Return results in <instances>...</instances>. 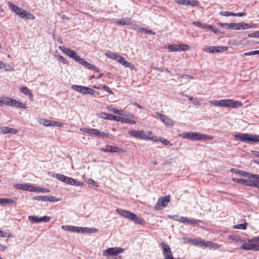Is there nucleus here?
Listing matches in <instances>:
<instances>
[{
	"label": "nucleus",
	"mask_w": 259,
	"mask_h": 259,
	"mask_svg": "<svg viewBox=\"0 0 259 259\" xmlns=\"http://www.w3.org/2000/svg\"><path fill=\"white\" fill-rule=\"evenodd\" d=\"M8 5L9 8L21 18H26L27 19L34 20L35 17L30 13L27 12L21 8L14 5L12 2H8Z\"/></svg>",
	"instance_id": "obj_1"
},
{
	"label": "nucleus",
	"mask_w": 259,
	"mask_h": 259,
	"mask_svg": "<svg viewBox=\"0 0 259 259\" xmlns=\"http://www.w3.org/2000/svg\"><path fill=\"white\" fill-rule=\"evenodd\" d=\"M116 212L121 215L122 217L127 218L128 220L134 222L135 223L143 225V220L139 218L136 214L123 209L118 208L116 209Z\"/></svg>",
	"instance_id": "obj_2"
},
{
	"label": "nucleus",
	"mask_w": 259,
	"mask_h": 259,
	"mask_svg": "<svg viewBox=\"0 0 259 259\" xmlns=\"http://www.w3.org/2000/svg\"><path fill=\"white\" fill-rule=\"evenodd\" d=\"M101 117L106 119H109L110 120H114L117 121H120L121 123H130V124H135L136 122L129 118H123L120 116H115L113 114H110L106 113H102Z\"/></svg>",
	"instance_id": "obj_3"
},
{
	"label": "nucleus",
	"mask_w": 259,
	"mask_h": 259,
	"mask_svg": "<svg viewBox=\"0 0 259 259\" xmlns=\"http://www.w3.org/2000/svg\"><path fill=\"white\" fill-rule=\"evenodd\" d=\"M236 138H238L243 142L248 143H256L259 142V136H253L248 134H239L234 135Z\"/></svg>",
	"instance_id": "obj_4"
},
{
	"label": "nucleus",
	"mask_w": 259,
	"mask_h": 259,
	"mask_svg": "<svg viewBox=\"0 0 259 259\" xmlns=\"http://www.w3.org/2000/svg\"><path fill=\"white\" fill-rule=\"evenodd\" d=\"M124 249L120 247H110L106 250H103L102 254L104 256L109 257L117 255L118 254L122 253Z\"/></svg>",
	"instance_id": "obj_5"
},
{
	"label": "nucleus",
	"mask_w": 259,
	"mask_h": 259,
	"mask_svg": "<svg viewBox=\"0 0 259 259\" xmlns=\"http://www.w3.org/2000/svg\"><path fill=\"white\" fill-rule=\"evenodd\" d=\"M72 89L78 92L81 93L84 95H93L95 93V91L89 87L79 85H73L71 87Z\"/></svg>",
	"instance_id": "obj_6"
},
{
	"label": "nucleus",
	"mask_w": 259,
	"mask_h": 259,
	"mask_svg": "<svg viewBox=\"0 0 259 259\" xmlns=\"http://www.w3.org/2000/svg\"><path fill=\"white\" fill-rule=\"evenodd\" d=\"M170 200V197L169 195L160 197L155 205L154 208L156 210L161 209L162 207H165L167 206Z\"/></svg>",
	"instance_id": "obj_7"
},
{
	"label": "nucleus",
	"mask_w": 259,
	"mask_h": 259,
	"mask_svg": "<svg viewBox=\"0 0 259 259\" xmlns=\"http://www.w3.org/2000/svg\"><path fill=\"white\" fill-rule=\"evenodd\" d=\"M59 49L66 55L68 56L70 58L73 59L76 61L77 60L79 56L77 53L69 49H68L64 46H60Z\"/></svg>",
	"instance_id": "obj_8"
},
{
	"label": "nucleus",
	"mask_w": 259,
	"mask_h": 259,
	"mask_svg": "<svg viewBox=\"0 0 259 259\" xmlns=\"http://www.w3.org/2000/svg\"><path fill=\"white\" fill-rule=\"evenodd\" d=\"M193 140H211L213 137L210 135L202 134L199 133H192Z\"/></svg>",
	"instance_id": "obj_9"
},
{
	"label": "nucleus",
	"mask_w": 259,
	"mask_h": 259,
	"mask_svg": "<svg viewBox=\"0 0 259 259\" xmlns=\"http://www.w3.org/2000/svg\"><path fill=\"white\" fill-rule=\"evenodd\" d=\"M28 219L32 223H39L41 222H49L51 218L48 216L39 217L36 215H30L28 217Z\"/></svg>",
	"instance_id": "obj_10"
},
{
	"label": "nucleus",
	"mask_w": 259,
	"mask_h": 259,
	"mask_svg": "<svg viewBox=\"0 0 259 259\" xmlns=\"http://www.w3.org/2000/svg\"><path fill=\"white\" fill-rule=\"evenodd\" d=\"M155 114L159 116L161 121L167 126H172L174 124V121L170 119L166 115L161 114L158 112H156Z\"/></svg>",
	"instance_id": "obj_11"
},
{
	"label": "nucleus",
	"mask_w": 259,
	"mask_h": 259,
	"mask_svg": "<svg viewBox=\"0 0 259 259\" xmlns=\"http://www.w3.org/2000/svg\"><path fill=\"white\" fill-rule=\"evenodd\" d=\"M167 48L170 51L175 52L187 50L189 47L187 45H169Z\"/></svg>",
	"instance_id": "obj_12"
},
{
	"label": "nucleus",
	"mask_w": 259,
	"mask_h": 259,
	"mask_svg": "<svg viewBox=\"0 0 259 259\" xmlns=\"http://www.w3.org/2000/svg\"><path fill=\"white\" fill-rule=\"evenodd\" d=\"M184 239L194 245L198 246L200 247H205L206 241L204 240L194 239L191 238H184Z\"/></svg>",
	"instance_id": "obj_13"
},
{
	"label": "nucleus",
	"mask_w": 259,
	"mask_h": 259,
	"mask_svg": "<svg viewBox=\"0 0 259 259\" xmlns=\"http://www.w3.org/2000/svg\"><path fill=\"white\" fill-rule=\"evenodd\" d=\"M101 150L105 152L110 153H121L123 152V149L121 148L110 145L106 146L105 147L102 148Z\"/></svg>",
	"instance_id": "obj_14"
},
{
	"label": "nucleus",
	"mask_w": 259,
	"mask_h": 259,
	"mask_svg": "<svg viewBox=\"0 0 259 259\" xmlns=\"http://www.w3.org/2000/svg\"><path fill=\"white\" fill-rule=\"evenodd\" d=\"M17 101V100L10 98L3 97L1 98L0 100V106H2L3 104H6L9 106L16 107Z\"/></svg>",
	"instance_id": "obj_15"
},
{
	"label": "nucleus",
	"mask_w": 259,
	"mask_h": 259,
	"mask_svg": "<svg viewBox=\"0 0 259 259\" xmlns=\"http://www.w3.org/2000/svg\"><path fill=\"white\" fill-rule=\"evenodd\" d=\"M178 221L184 224H186L188 225H199V222L200 221L196 220L193 219H189L185 217H181L178 220Z\"/></svg>",
	"instance_id": "obj_16"
},
{
	"label": "nucleus",
	"mask_w": 259,
	"mask_h": 259,
	"mask_svg": "<svg viewBox=\"0 0 259 259\" xmlns=\"http://www.w3.org/2000/svg\"><path fill=\"white\" fill-rule=\"evenodd\" d=\"M209 103L215 106H220L228 108L229 99H223L219 101L211 100L209 101Z\"/></svg>",
	"instance_id": "obj_17"
},
{
	"label": "nucleus",
	"mask_w": 259,
	"mask_h": 259,
	"mask_svg": "<svg viewBox=\"0 0 259 259\" xmlns=\"http://www.w3.org/2000/svg\"><path fill=\"white\" fill-rule=\"evenodd\" d=\"M36 200H41L44 201L57 202L61 200L60 198H56L53 196H38L34 197Z\"/></svg>",
	"instance_id": "obj_18"
},
{
	"label": "nucleus",
	"mask_w": 259,
	"mask_h": 259,
	"mask_svg": "<svg viewBox=\"0 0 259 259\" xmlns=\"http://www.w3.org/2000/svg\"><path fill=\"white\" fill-rule=\"evenodd\" d=\"M241 244L242 245L240 247V249L244 250H254V244L252 242V239H249L248 242L246 243H245L244 241L243 243Z\"/></svg>",
	"instance_id": "obj_19"
},
{
	"label": "nucleus",
	"mask_w": 259,
	"mask_h": 259,
	"mask_svg": "<svg viewBox=\"0 0 259 259\" xmlns=\"http://www.w3.org/2000/svg\"><path fill=\"white\" fill-rule=\"evenodd\" d=\"M14 187L19 190H24L29 191H33L34 189L33 186L30 184H17L14 185Z\"/></svg>",
	"instance_id": "obj_20"
},
{
	"label": "nucleus",
	"mask_w": 259,
	"mask_h": 259,
	"mask_svg": "<svg viewBox=\"0 0 259 259\" xmlns=\"http://www.w3.org/2000/svg\"><path fill=\"white\" fill-rule=\"evenodd\" d=\"M176 2L180 5H186V6H198L199 3L196 1H190V0H176Z\"/></svg>",
	"instance_id": "obj_21"
},
{
	"label": "nucleus",
	"mask_w": 259,
	"mask_h": 259,
	"mask_svg": "<svg viewBox=\"0 0 259 259\" xmlns=\"http://www.w3.org/2000/svg\"><path fill=\"white\" fill-rule=\"evenodd\" d=\"M144 132L143 131L132 130L128 131V134L130 136L135 138L143 139Z\"/></svg>",
	"instance_id": "obj_22"
},
{
	"label": "nucleus",
	"mask_w": 259,
	"mask_h": 259,
	"mask_svg": "<svg viewBox=\"0 0 259 259\" xmlns=\"http://www.w3.org/2000/svg\"><path fill=\"white\" fill-rule=\"evenodd\" d=\"M143 139L145 140H153L154 142L158 141L157 137L153 136L151 131L144 132Z\"/></svg>",
	"instance_id": "obj_23"
},
{
	"label": "nucleus",
	"mask_w": 259,
	"mask_h": 259,
	"mask_svg": "<svg viewBox=\"0 0 259 259\" xmlns=\"http://www.w3.org/2000/svg\"><path fill=\"white\" fill-rule=\"evenodd\" d=\"M18 131L15 128L8 127H0V133L3 134H17Z\"/></svg>",
	"instance_id": "obj_24"
},
{
	"label": "nucleus",
	"mask_w": 259,
	"mask_h": 259,
	"mask_svg": "<svg viewBox=\"0 0 259 259\" xmlns=\"http://www.w3.org/2000/svg\"><path fill=\"white\" fill-rule=\"evenodd\" d=\"M242 106V103L239 101L229 99L228 108H238Z\"/></svg>",
	"instance_id": "obj_25"
},
{
	"label": "nucleus",
	"mask_w": 259,
	"mask_h": 259,
	"mask_svg": "<svg viewBox=\"0 0 259 259\" xmlns=\"http://www.w3.org/2000/svg\"><path fill=\"white\" fill-rule=\"evenodd\" d=\"M78 233H95L98 232V230L96 228H91L88 227H79Z\"/></svg>",
	"instance_id": "obj_26"
},
{
	"label": "nucleus",
	"mask_w": 259,
	"mask_h": 259,
	"mask_svg": "<svg viewBox=\"0 0 259 259\" xmlns=\"http://www.w3.org/2000/svg\"><path fill=\"white\" fill-rule=\"evenodd\" d=\"M115 23L121 25H130L132 24L131 18L126 17L118 19L115 22Z\"/></svg>",
	"instance_id": "obj_27"
},
{
	"label": "nucleus",
	"mask_w": 259,
	"mask_h": 259,
	"mask_svg": "<svg viewBox=\"0 0 259 259\" xmlns=\"http://www.w3.org/2000/svg\"><path fill=\"white\" fill-rule=\"evenodd\" d=\"M160 246L163 249V253L164 256L172 254L171 249L167 244L162 242L160 243Z\"/></svg>",
	"instance_id": "obj_28"
},
{
	"label": "nucleus",
	"mask_w": 259,
	"mask_h": 259,
	"mask_svg": "<svg viewBox=\"0 0 259 259\" xmlns=\"http://www.w3.org/2000/svg\"><path fill=\"white\" fill-rule=\"evenodd\" d=\"M236 173L240 175L241 176L244 177H253L256 178H259V175L253 174L249 173L248 172H246L242 170H236Z\"/></svg>",
	"instance_id": "obj_29"
},
{
	"label": "nucleus",
	"mask_w": 259,
	"mask_h": 259,
	"mask_svg": "<svg viewBox=\"0 0 259 259\" xmlns=\"http://www.w3.org/2000/svg\"><path fill=\"white\" fill-rule=\"evenodd\" d=\"M80 131L84 132L87 133L90 135H93L95 136H98L99 130L95 128H80Z\"/></svg>",
	"instance_id": "obj_30"
},
{
	"label": "nucleus",
	"mask_w": 259,
	"mask_h": 259,
	"mask_svg": "<svg viewBox=\"0 0 259 259\" xmlns=\"http://www.w3.org/2000/svg\"><path fill=\"white\" fill-rule=\"evenodd\" d=\"M65 183L66 184H70L71 185H74V186L81 185V184L80 182H79L78 181H76V180H75L72 178H69L67 177L66 178Z\"/></svg>",
	"instance_id": "obj_31"
},
{
	"label": "nucleus",
	"mask_w": 259,
	"mask_h": 259,
	"mask_svg": "<svg viewBox=\"0 0 259 259\" xmlns=\"http://www.w3.org/2000/svg\"><path fill=\"white\" fill-rule=\"evenodd\" d=\"M62 229L65 231H70L72 232L78 233L79 227L76 226H62Z\"/></svg>",
	"instance_id": "obj_32"
},
{
	"label": "nucleus",
	"mask_w": 259,
	"mask_h": 259,
	"mask_svg": "<svg viewBox=\"0 0 259 259\" xmlns=\"http://www.w3.org/2000/svg\"><path fill=\"white\" fill-rule=\"evenodd\" d=\"M21 92L25 95L29 96L31 100H33V95L30 90L27 87H22L20 89Z\"/></svg>",
	"instance_id": "obj_33"
},
{
	"label": "nucleus",
	"mask_w": 259,
	"mask_h": 259,
	"mask_svg": "<svg viewBox=\"0 0 259 259\" xmlns=\"http://www.w3.org/2000/svg\"><path fill=\"white\" fill-rule=\"evenodd\" d=\"M105 56L113 60H117L119 55L116 53L109 52L105 53Z\"/></svg>",
	"instance_id": "obj_34"
},
{
	"label": "nucleus",
	"mask_w": 259,
	"mask_h": 259,
	"mask_svg": "<svg viewBox=\"0 0 259 259\" xmlns=\"http://www.w3.org/2000/svg\"><path fill=\"white\" fill-rule=\"evenodd\" d=\"M179 136L183 139L193 140L192 133L191 132L183 133Z\"/></svg>",
	"instance_id": "obj_35"
},
{
	"label": "nucleus",
	"mask_w": 259,
	"mask_h": 259,
	"mask_svg": "<svg viewBox=\"0 0 259 259\" xmlns=\"http://www.w3.org/2000/svg\"><path fill=\"white\" fill-rule=\"evenodd\" d=\"M192 23L195 26L203 29H208L209 27H210L209 25L205 23H202L199 21H194Z\"/></svg>",
	"instance_id": "obj_36"
},
{
	"label": "nucleus",
	"mask_w": 259,
	"mask_h": 259,
	"mask_svg": "<svg viewBox=\"0 0 259 259\" xmlns=\"http://www.w3.org/2000/svg\"><path fill=\"white\" fill-rule=\"evenodd\" d=\"M38 122L40 124H43L45 126H47V127L51 126V121H52V120H47V119L39 118L38 120Z\"/></svg>",
	"instance_id": "obj_37"
},
{
	"label": "nucleus",
	"mask_w": 259,
	"mask_h": 259,
	"mask_svg": "<svg viewBox=\"0 0 259 259\" xmlns=\"http://www.w3.org/2000/svg\"><path fill=\"white\" fill-rule=\"evenodd\" d=\"M252 242L254 244V250L259 251V237L252 238Z\"/></svg>",
	"instance_id": "obj_38"
},
{
	"label": "nucleus",
	"mask_w": 259,
	"mask_h": 259,
	"mask_svg": "<svg viewBox=\"0 0 259 259\" xmlns=\"http://www.w3.org/2000/svg\"><path fill=\"white\" fill-rule=\"evenodd\" d=\"M84 66L87 67L88 68H89L90 70H95V71L98 72H99L100 71L99 69L97 67H96L94 65L90 64V63H89L87 61L85 62V64L84 65Z\"/></svg>",
	"instance_id": "obj_39"
},
{
	"label": "nucleus",
	"mask_w": 259,
	"mask_h": 259,
	"mask_svg": "<svg viewBox=\"0 0 259 259\" xmlns=\"http://www.w3.org/2000/svg\"><path fill=\"white\" fill-rule=\"evenodd\" d=\"M15 201L10 198L1 199L0 204H13Z\"/></svg>",
	"instance_id": "obj_40"
},
{
	"label": "nucleus",
	"mask_w": 259,
	"mask_h": 259,
	"mask_svg": "<svg viewBox=\"0 0 259 259\" xmlns=\"http://www.w3.org/2000/svg\"><path fill=\"white\" fill-rule=\"evenodd\" d=\"M229 238L236 243H242L244 240L238 236H229Z\"/></svg>",
	"instance_id": "obj_41"
},
{
	"label": "nucleus",
	"mask_w": 259,
	"mask_h": 259,
	"mask_svg": "<svg viewBox=\"0 0 259 259\" xmlns=\"http://www.w3.org/2000/svg\"><path fill=\"white\" fill-rule=\"evenodd\" d=\"M138 32H143L146 34H155V32L154 31H153L152 30H147L146 28H139L138 29Z\"/></svg>",
	"instance_id": "obj_42"
},
{
	"label": "nucleus",
	"mask_w": 259,
	"mask_h": 259,
	"mask_svg": "<svg viewBox=\"0 0 259 259\" xmlns=\"http://www.w3.org/2000/svg\"><path fill=\"white\" fill-rule=\"evenodd\" d=\"M56 178H57L59 180H60L61 182H65L66 179L67 177L60 174H56L55 176Z\"/></svg>",
	"instance_id": "obj_43"
},
{
	"label": "nucleus",
	"mask_w": 259,
	"mask_h": 259,
	"mask_svg": "<svg viewBox=\"0 0 259 259\" xmlns=\"http://www.w3.org/2000/svg\"><path fill=\"white\" fill-rule=\"evenodd\" d=\"M219 14L226 17L234 16V13L229 11H221Z\"/></svg>",
	"instance_id": "obj_44"
},
{
	"label": "nucleus",
	"mask_w": 259,
	"mask_h": 259,
	"mask_svg": "<svg viewBox=\"0 0 259 259\" xmlns=\"http://www.w3.org/2000/svg\"><path fill=\"white\" fill-rule=\"evenodd\" d=\"M240 23H231V29L234 30H240Z\"/></svg>",
	"instance_id": "obj_45"
},
{
	"label": "nucleus",
	"mask_w": 259,
	"mask_h": 259,
	"mask_svg": "<svg viewBox=\"0 0 259 259\" xmlns=\"http://www.w3.org/2000/svg\"><path fill=\"white\" fill-rule=\"evenodd\" d=\"M57 59L61 62H62L64 64H67L68 63V61L64 57L59 55L57 56Z\"/></svg>",
	"instance_id": "obj_46"
},
{
	"label": "nucleus",
	"mask_w": 259,
	"mask_h": 259,
	"mask_svg": "<svg viewBox=\"0 0 259 259\" xmlns=\"http://www.w3.org/2000/svg\"><path fill=\"white\" fill-rule=\"evenodd\" d=\"M228 50V47L217 46V53L226 52Z\"/></svg>",
	"instance_id": "obj_47"
},
{
	"label": "nucleus",
	"mask_w": 259,
	"mask_h": 259,
	"mask_svg": "<svg viewBox=\"0 0 259 259\" xmlns=\"http://www.w3.org/2000/svg\"><path fill=\"white\" fill-rule=\"evenodd\" d=\"M205 247H209L210 248H215L218 247V244L214 243L211 241H206Z\"/></svg>",
	"instance_id": "obj_48"
},
{
	"label": "nucleus",
	"mask_w": 259,
	"mask_h": 259,
	"mask_svg": "<svg viewBox=\"0 0 259 259\" xmlns=\"http://www.w3.org/2000/svg\"><path fill=\"white\" fill-rule=\"evenodd\" d=\"M218 24L223 28H225L227 29H231V23H224L220 22Z\"/></svg>",
	"instance_id": "obj_49"
},
{
	"label": "nucleus",
	"mask_w": 259,
	"mask_h": 259,
	"mask_svg": "<svg viewBox=\"0 0 259 259\" xmlns=\"http://www.w3.org/2000/svg\"><path fill=\"white\" fill-rule=\"evenodd\" d=\"M63 126V123L61 122H59L55 121L52 120L51 121V126H56V127H62Z\"/></svg>",
	"instance_id": "obj_50"
},
{
	"label": "nucleus",
	"mask_w": 259,
	"mask_h": 259,
	"mask_svg": "<svg viewBox=\"0 0 259 259\" xmlns=\"http://www.w3.org/2000/svg\"><path fill=\"white\" fill-rule=\"evenodd\" d=\"M259 54V50L250 51L248 52H246L244 54V56H252Z\"/></svg>",
	"instance_id": "obj_51"
},
{
	"label": "nucleus",
	"mask_w": 259,
	"mask_h": 259,
	"mask_svg": "<svg viewBox=\"0 0 259 259\" xmlns=\"http://www.w3.org/2000/svg\"><path fill=\"white\" fill-rule=\"evenodd\" d=\"M235 229L245 230L246 228L245 224H240L234 226Z\"/></svg>",
	"instance_id": "obj_52"
},
{
	"label": "nucleus",
	"mask_w": 259,
	"mask_h": 259,
	"mask_svg": "<svg viewBox=\"0 0 259 259\" xmlns=\"http://www.w3.org/2000/svg\"><path fill=\"white\" fill-rule=\"evenodd\" d=\"M16 107L22 109L27 108V106L25 104L22 103L18 101H17Z\"/></svg>",
	"instance_id": "obj_53"
},
{
	"label": "nucleus",
	"mask_w": 259,
	"mask_h": 259,
	"mask_svg": "<svg viewBox=\"0 0 259 259\" xmlns=\"http://www.w3.org/2000/svg\"><path fill=\"white\" fill-rule=\"evenodd\" d=\"M250 37H257L259 38V31H254L248 34Z\"/></svg>",
	"instance_id": "obj_54"
},
{
	"label": "nucleus",
	"mask_w": 259,
	"mask_h": 259,
	"mask_svg": "<svg viewBox=\"0 0 259 259\" xmlns=\"http://www.w3.org/2000/svg\"><path fill=\"white\" fill-rule=\"evenodd\" d=\"M159 141L165 145H169L170 146L172 145V144L170 143V142L168 140L164 139L163 138H160L159 139Z\"/></svg>",
	"instance_id": "obj_55"
},
{
	"label": "nucleus",
	"mask_w": 259,
	"mask_h": 259,
	"mask_svg": "<svg viewBox=\"0 0 259 259\" xmlns=\"http://www.w3.org/2000/svg\"><path fill=\"white\" fill-rule=\"evenodd\" d=\"M102 89L106 92L109 93L110 94H113V93L109 87H108L107 85H104L102 87Z\"/></svg>",
	"instance_id": "obj_56"
},
{
	"label": "nucleus",
	"mask_w": 259,
	"mask_h": 259,
	"mask_svg": "<svg viewBox=\"0 0 259 259\" xmlns=\"http://www.w3.org/2000/svg\"><path fill=\"white\" fill-rule=\"evenodd\" d=\"M240 29H247L249 28V25L247 23H240Z\"/></svg>",
	"instance_id": "obj_57"
},
{
	"label": "nucleus",
	"mask_w": 259,
	"mask_h": 259,
	"mask_svg": "<svg viewBox=\"0 0 259 259\" xmlns=\"http://www.w3.org/2000/svg\"><path fill=\"white\" fill-rule=\"evenodd\" d=\"M8 66H10V65L2 61H0V69H5L6 70H8L7 69Z\"/></svg>",
	"instance_id": "obj_58"
},
{
	"label": "nucleus",
	"mask_w": 259,
	"mask_h": 259,
	"mask_svg": "<svg viewBox=\"0 0 259 259\" xmlns=\"http://www.w3.org/2000/svg\"><path fill=\"white\" fill-rule=\"evenodd\" d=\"M108 136H109V135L108 133L102 132L99 130L98 136H99L102 138H104V137H108Z\"/></svg>",
	"instance_id": "obj_59"
},
{
	"label": "nucleus",
	"mask_w": 259,
	"mask_h": 259,
	"mask_svg": "<svg viewBox=\"0 0 259 259\" xmlns=\"http://www.w3.org/2000/svg\"><path fill=\"white\" fill-rule=\"evenodd\" d=\"M87 182L93 186L99 187L98 184L92 179H89Z\"/></svg>",
	"instance_id": "obj_60"
},
{
	"label": "nucleus",
	"mask_w": 259,
	"mask_h": 259,
	"mask_svg": "<svg viewBox=\"0 0 259 259\" xmlns=\"http://www.w3.org/2000/svg\"><path fill=\"white\" fill-rule=\"evenodd\" d=\"M209 26L210 27H209L208 29H210L214 33L218 34L219 33V30L217 28L213 27L212 25H209Z\"/></svg>",
	"instance_id": "obj_61"
},
{
	"label": "nucleus",
	"mask_w": 259,
	"mask_h": 259,
	"mask_svg": "<svg viewBox=\"0 0 259 259\" xmlns=\"http://www.w3.org/2000/svg\"><path fill=\"white\" fill-rule=\"evenodd\" d=\"M244 179H233V181L238 184H244Z\"/></svg>",
	"instance_id": "obj_62"
},
{
	"label": "nucleus",
	"mask_w": 259,
	"mask_h": 259,
	"mask_svg": "<svg viewBox=\"0 0 259 259\" xmlns=\"http://www.w3.org/2000/svg\"><path fill=\"white\" fill-rule=\"evenodd\" d=\"M87 61H85L84 59L81 58L80 57L78 58L76 62H77L78 63L81 64L84 66V65L85 64V63Z\"/></svg>",
	"instance_id": "obj_63"
},
{
	"label": "nucleus",
	"mask_w": 259,
	"mask_h": 259,
	"mask_svg": "<svg viewBox=\"0 0 259 259\" xmlns=\"http://www.w3.org/2000/svg\"><path fill=\"white\" fill-rule=\"evenodd\" d=\"M87 61H85L84 59L81 58L80 57L78 58L76 62H77L78 63L81 64L84 66V65L85 64V63Z\"/></svg>",
	"instance_id": "obj_64"
}]
</instances>
